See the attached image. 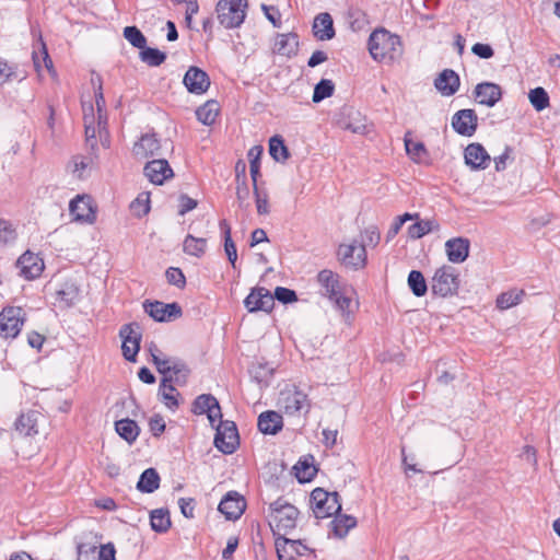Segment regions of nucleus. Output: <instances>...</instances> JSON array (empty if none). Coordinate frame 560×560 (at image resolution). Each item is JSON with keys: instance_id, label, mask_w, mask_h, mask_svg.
Segmentation results:
<instances>
[{"instance_id": "nucleus-1", "label": "nucleus", "mask_w": 560, "mask_h": 560, "mask_svg": "<svg viewBox=\"0 0 560 560\" xmlns=\"http://www.w3.org/2000/svg\"><path fill=\"white\" fill-rule=\"evenodd\" d=\"M368 49L371 57L377 62L392 63L402 56L400 37L385 28H378L371 33Z\"/></svg>"}, {"instance_id": "nucleus-2", "label": "nucleus", "mask_w": 560, "mask_h": 560, "mask_svg": "<svg viewBox=\"0 0 560 560\" xmlns=\"http://www.w3.org/2000/svg\"><path fill=\"white\" fill-rule=\"evenodd\" d=\"M317 282L322 295L329 299L335 307L341 312L346 320L350 318L351 299L346 295V287L341 283L338 273L329 269H323L317 275Z\"/></svg>"}, {"instance_id": "nucleus-3", "label": "nucleus", "mask_w": 560, "mask_h": 560, "mask_svg": "<svg viewBox=\"0 0 560 560\" xmlns=\"http://www.w3.org/2000/svg\"><path fill=\"white\" fill-rule=\"evenodd\" d=\"M298 516V509L283 498H279L269 505L268 520L277 537H285L290 530L294 529Z\"/></svg>"}, {"instance_id": "nucleus-4", "label": "nucleus", "mask_w": 560, "mask_h": 560, "mask_svg": "<svg viewBox=\"0 0 560 560\" xmlns=\"http://www.w3.org/2000/svg\"><path fill=\"white\" fill-rule=\"evenodd\" d=\"M459 272L451 265H443L438 268L431 280L433 294L446 298L457 294L459 289Z\"/></svg>"}, {"instance_id": "nucleus-5", "label": "nucleus", "mask_w": 560, "mask_h": 560, "mask_svg": "<svg viewBox=\"0 0 560 560\" xmlns=\"http://www.w3.org/2000/svg\"><path fill=\"white\" fill-rule=\"evenodd\" d=\"M247 0H219L215 7L219 23L225 28L238 27L246 16Z\"/></svg>"}, {"instance_id": "nucleus-6", "label": "nucleus", "mask_w": 560, "mask_h": 560, "mask_svg": "<svg viewBox=\"0 0 560 560\" xmlns=\"http://www.w3.org/2000/svg\"><path fill=\"white\" fill-rule=\"evenodd\" d=\"M311 503L316 518H326L341 511V503L337 492H327L316 488L311 493Z\"/></svg>"}, {"instance_id": "nucleus-7", "label": "nucleus", "mask_w": 560, "mask_h": 560, "mask_svg": "<svg viewBox=\"0 0 560 560\" xmlns=\"http://www.w3.org/2000/svg\"><path fill=\"white\" fill-rule=\"evenodd\" d=\"M279 406L289 416H296L307 413L311 408V402L307 395L296 387L287 388L280 393Z\"/></svg>"}, {"instance_id": "nucleus-8", "label": "nucleus", "mask_w": 560, "mask_h": 560, "mask_svg": "<svg viewBox=\"0 0 560 560\" xmlns=\"http://www.w3.org/2000/svg\"><path fill=\"white\" fill-rule=\"evenodd\" d=\"M240 444L237 428L233 421H220L214 436L215 447L224 454H232Z\"/></svg>"}, {"instance_id": "nucleus-9", "label": "nucleus", "mask_w": 560, "mask_h": 560, "mask_svg": "<svg viewBox=\"0 0 560 560\" xmlns=\"http://www.w3.org/2000/svg\"><path fill=\"white\" fill-rule=\"evenodd\" d=\"M143 308L150 317L160 323L175 320L183 314L180 305L176 302L145 301Z\"/></svg>"}, {"instance_id": "nucleus-10", "label": "nucleus", "mask_w": 560, "mask_h": 560, "mask_svg": "<svg viewBox=\"0 0 560 560\" xmlns=\"http://www.w3.org/2000/svg\"><path fill=\"white\" fill-rule=\"evenodd\" d=\"M70 215L73 221L83 224H93L96 220V207L88 195H78L70 201Z\"/></svg>"}, {"instance_id": "nucleus-11", "label": "nucleus", "mask_w": 560, "mask_h": 560, "mask_svg": "<svg viewBox=\"0 0 560 560\" xmlns=\"http://www.w3.org/2000/svg\"><path fill=\"white\" fill-rule=\"evenodd\" d=\"M155 366L163 377L173 376V383L179 386L186 384L190 373L187 364L178 358L167 357L163 361L155 358Z\"/></svg>"}, {"instance_id": "nucleus-12", "label": "nucleus", "mask_w": 560, "mask_h": 560, "mask_svg": "<svg viewBox=\"0 0 560 560\" xmlns=\"http://www.w3.org/2000/svg\"><path fill=\"white\" fill-rule=\"evenodd\" d=\"M119 336L122 339L121 349L125 359L135 362L140 349V326L137 323L126 324L120 328Z\"/></svg>"}, {"instance_id": "nucleus-13", "label": "nucleus", "mask_w": 560, "mask_h": 560, "mask_svg": "<svg viewBox=\"0 0 560 560\" xmlns=\"http://www.w3.org/2000/svg\"><path fill=\"white\" fill-rule=\"evenodd\" d=\"M24 322V311L21 307H5L0 313V336L14 338L19 335Z\"/></svg>"}, {"instance_id": "nucleus-14", "label": "nucleus", "mask_w": 560, "mask_h": 560, "mask_svg": "<svg viewBox=\"0 0 560 560\" xmlns=\"http://www.w3.org/2000/svg\"><path fill=\"white\" fill-rule=\"evenodd\" d=\"M84 128L86 143L91 150L96 148V133L107 130V116L105 112L97 113V119L94 116V108L89 106V112L84 108Z\"/></svg>"}, {"instance_id": "nucleus-15", "label": "nucleus", "mask_w": 560, "mask_h": 560, "mask_svg": "<svg viewBox=\"0 0 560 560\" xmlns=\"http://www.w3.org/2000/svg\"><path fill=\"white\" fill-rule=\"evenodd\" d=\"M338 259L347 267L359 269L365 266L366 252L364 245L355 241L350 244H341L338 248Z\"/></svg>"}, {"instance_id": "nucleus-16", "label": "nucleus", "mask_w": 560, "mask_h": 560, "mask_svg": "<svg viewBox=\"0 0 560 560\" xmlns=\"http://www.w3.org/2000/svg\"><path fill=\"white\" fill-rule=\"evenodd\" d=\"M54 296V304L60 310H67L80 300V288L77 281L67 279L56 288Z\"/></svg>"}, {"instance_id": "nucleus-17", "label": "nucleus", "mask_w": 560, "mask_h": 560, "mask_svg": "<svg viewBox=\"0 0 560 560\" xmlns=\"http://www.w3.org/2000/svg\"><path fill=\"white\" fill-rule=\"evenodd\" d=\"M244 305L250 313L258 311L268 313L275 306V298L266 288L258 287L245 298Z\"/></svg>"}, {"instance_id": "nucleus-18", "label": "nucleus", "mask_w": 560, "mask_h": 560, "mask_svg": "<svg viewBox=\"0 0 560 560\" xmlns=\"http://www.w3.org/2000/svg\"><path fill=\"white\" fill-rule=\"evenodd\" d=\"M478 117L474 109H460L452 117V127L460 136L471 137L477 130Z\"/></svg>"}, {"instance_id": "nucleus-19", "label": "nucleus", "mask_w": 560, "mask_h": 560, "mask_svg": "<svg viewBox=\"0 0 560 560\" xmlns=\"http://www.w3.org/2000/svg\"><path fill=\"white\" fill-rule=\"evenodd\" d=\"M464 160L471 171H482L490 165L491 156L482 144L474 142L466 147Z\"/></svg>"}, {"instance_id": "nucleus-20", "label": "nucleus", "mask_w": 560, "mask_h": 560, "mask_svg": "<svg viewBox=\"0 0 560 560\" xmlns=\"http://www.w3.org/2000/svg\"><path fill=\"white\" fill-rule=\"evenodd\" d=\"M183 83L190 93L200 95L209 89L210 79L206 71L192 66L186 71Z\"/></svg>"}, {"instance_id": "nucleus-21", "label": "nucleus", "mask_w": 560, "mask_h": 560, "mask_svg": "<svg viewBox=\"0 0 560 560\" xmlns=\"http://www.w3.org/2000/svg\"><path fill=\"white\" fill-rule=\"evenodd\" d=\"M144 174L155 185H162L166 179L174 176L173 170L165 159H155L144 166Z\"/></svg>"}, {"instance_id": "nucleus-22", "label": "nucleus", "mask_w": 560, "mask_h": 560, "mask_svg": "<svg viewBox=\"0 0 560 560\" xmlns=\"http://www.w3.org/2000/svg\"><path fill=\"white\" fill-rule=\"evenodd\" d=\"M20 268V272L26 279H35L39 277L44 270L43 259L31 252L24 253L16 262Z\"/></svg>"}, {"instance_id": "nucleus-23", "label": "nucleus", "mask_w": 560, "mask_h": 560, "mask_svg": "<svg viewBox=\"0 0 560 560\" xmlns=\"http://www.w3.org/2000/svg\"><path fill=\"white\" fill-rule=\"evenodd\" d=\"M477 102L481 105L493 107L502 97V90L499 84L481 82L474 91Z\"/></svg>"}, {"instance_id": "nucleus-24", "label": "nucleus", "mask_w": 560, "mask_h": 560, "mask_svg": "<svg viewBox=\"0 0 560 560\" xmlns=\"http://www.w3.org/2000/svg\"><path fill=\"white\" fill-rule=\"evenodd\" d=\"M219 511L226 520H237L245 510V501L237 492H229L219 503Z\"/></svg>"}, {"instance_id": "nucleus-25", "label": "nucleus", "mask_w": 560, "mask_h": 560, "mask_svg": "<svg viewBox=\"0 0 560 560\" xmlns=\"http://www.w3.org/2000/svg\"><path fill=\"white\" fill-rule=\"evenodd\" d=\"M470 243L465 237H454L445 243L447 259L453 264L464 262L469 255Z\"/></svg>"}, {"instance_id": "nucleus-26", "label": "nucleus", "mask_w": 560, "mask_h": 560, "mask_svg": "<svg viewBox=\"0 0 560 560\" xmlns=\"http://www.w3.org/2000/svg\"><path fill=\"white\" fill-rule=\"evenodd\" d=\"M459 77L452 69H444L434 80L435 89L444 96L454 95L459 89Z\"/></svg>"}, {"instance_id": "nucleus-27", "label": "nucleus", "mask_w": 560, "mask_h": 560, "mask_svg": "<svg viewBox=\"0 0 560 560\" xmlns=\"http://www.w3.org/2000/svg\"><path fill=\"white\" fill-rule=\"evenodd\" d=\"M39 418H42V415L36 410H28L27 412L21 413L14 423L15 431L23 436L37 434Z\"/></svg>"}, {"instance_id": "nucleus-28", "label": "nucleus", "mask_w": 560, "mask_h": 560, "mask_svg": "<svg viewBox=\"0 0 560 560\" xmlns=\"http://www.w3.org/2000/svg\"><path fill=\"white\" fill-rule=\"evenodd\" d=\"M161 144L155 135H143L135 143L132 152L139 159H147L160 154Z\"/></svg>"}, {"instance_id": "nucleus-29", "label": "nucleus", "mask_w": 560, "mask_h": 560, "mask_svg": "<svg viewBox=\"0 0 560 560\" xmlns=\"http://www.w3.org/2000/svg\"><path fill=\"white\" fill-rule=\"evenodd\" d=\"M298 36L293 33L278 34L275 38L272 51L277 55L291 57L298 51Z\"/></svg>"}, {"instance_id": "nucleus-30", "label": "nucleus", "mask_w": 560, "mask_h": 560, "mask_svg": "<svg viewBox=\"0 0 560 560\" xmlns=\"http://www.w3.org/2000/svg\"><path fill=\"white\" fill-rule=\"evenodd\" d=\"M257 425L264 434H277L283 427L282 416L272 410L265 411L259 415Z\"/></svg>"}, {"instance_id": "nucleus-31", "label": "nucleus", "mask_w": 560, "mask_h": 560, "mask_svg": "<svg viewBox=\"0 0 560 560\" xmlns=\"http://www.w3.org/2000/svg\"><path fill=\"white\" fill-rule=\"evenodd\" d=\"M313 33L319 40H329L335 36L334 22L329 13H319L314 19Z\"/></svg>"}, {"instance_id": "nucleus-32", "label": "nucleus", "mask_w": 560, "mask_h": 560, "mask_svg": "<svg viewBox=\"0 0 560 560\" xmlns=\"http://www.w3.org/2000/svg\"><path fill=\"white\" fill-rule=\"evenodd\" d=\"M173 384V376L163 377L159 387V396H161V400L168 409L172 410L178 407L177 396H179V393Z\"/></svg>"}, {"instance_id": "nucleus-33", "label": "nucleus", "mask_w": 560, "mask_h": 560, "mask_svg": "<svg viewBox=\"0 0 560 560\" xmlns=\"http://www.w3.org/2000/svg\"><path fill=\"white\" fill-rule=\"evenodd\" d=\"M220 110V105L217 101H207L203 105L199 106L196 110L197 119L206 126L214 124Z\"/></svg>"}, {"instance_id": "nucleus-34", "label": "nucleus", "mask_w": 560, "mask_h": 560, "mask_svg": "<svg viewBox=\"0 0 560 560\" xmlns=\"http://www.w3.org/2000/svg\"><path fill=\"white\" fill-rule=\"evenodd\" d=\"M331 530L338 538H343L351 528L355 527V517L347 514H336V517L330 522Z\"/></svg>"}, {"instance_id": "nucleus-35", "label": "nucleus", "mask_w": 560, "mask_h": 560, "mask_svg": "<svg viewBox=\"0 0 560 560\" xmlns=\"http://www.w3.org/2000/svg\"><path fill=\"white\" fill-rule=\"evenodd\" d=\"M160 486V476L154 468L145 469L137 483V489L143 493H152Z\"/></svg>"}, {"instance_id": "nucleus-36", "label": "nucleus", "mask_w": 560, "mask_h": 560, "mask_svg": "<svg viewBox=\"0 0 560 560\" xmlns=\"http://www.w3.org/2000/svg\"><path fill=\"white\" fill-rule=\"evenodd\" d=\"M115 429L119 436H121L128 443L136 441L140 432L137 422L130 419H121L116 421Z\"/></svg>"}, {"instance_id": "nucleus-37", "label": "nucleus", "mask_w": 560, "mask_h": 560, "mask_svg": "<svg viewBox=\"0 0 560 560\" xmlns=\"http://www.w3.org/2000/svg\"><path fill=\"white\" fill-rule=\"evenodd\" d=\"M207 240L203 237H195L188 234L183 243V249L187 255L201 257L206 253Z\"/></svg>"}, {"instance_id": "nucleus-38", "label": "nucleus", "mask_w": 560, "mask_h": 560, "mask_svg": "<svg viewBox=\"0 0 560 560\" xmlns=\"http://www.w3.org/2000/svg\"><path fill=\"white\" fill-rule=\"evenodd\" d=\"M150 524L153 530L165 533L171 527V518L167 510H153L150 515Z\"/></svg>"}, {"instance_id": "nucleus-39", "label": "nucleus", "mask_w": 560, "mask_h": 560, "mask_svg": "<svg viewBox=\"0 0 560 560\" xmlns=\"http://www.w3.org/2000/svg\"><path fill=\"white\" fill-rule=\"evenodd\" d=\"M269 153L277 162H285L290 154L281 136H273L269 140Z\"/></svg>"}, {"instance_id": "nucleus-40", "label": "nucleus", "mask_w": 560, "mask_h": 560, "mask_svg": "<svg viewBox=\"0 0 560 560\" xmlns=\"http://www.w3.org/2000/svg\"><path fill=\"white\" fill-rule=\"evenodd\" d=\"M220 228L224 234V250L228 256L229 261L232 264L233 268H235V262L237 259L236 246L231 237V228L225 220L220 222Z\"/></svg>"}, {"instance_id": "nucleus-41", "label": "nucleus", "mask_w": 560, "mask_h": 560, "mask_svg": "<svg viewBox=\"0 0 560 560\" xmlns=\"http://www.w3.org/2000/svg\"><path fill=\"white\" fill-rule=\"evenodd\" d=\"M439 224L432 220H420L408 228V234L411 238H421L430 232L438 230Z\"/></svg>"}, {"instance_id": "nucleus-42", "label": "nucleus", "mask_w": 560, "mask_h": 560, "mask_svg": "<svg viewBox=\"0 0 560 560\" xmlns=\"http://www.w3.org/2000/svg\"><path fill=\"white\" fill-rule=\"evenodd\" d=\"M408 285L411 292L420 298L423 296L428 291L427 281L419 270H411L408 276Z\"/></svg>"}, {"instance_id": "nucleus-43", "label": "nucleus", "mask_w": 560, "mask_h": 560, "mask_svg": "<svg viewBox=\"0 0 560 560\" xmlns=\"http://www.w3.org/2000/svg\"><path fill=\"white\" fill-rule=\"evenodd\" d=\"M523 295L524 292L522 290H510L508 292H503L497 298V307L500 310H509L521 303Z\"/></svg>"}, {"instance_id": "nucleus-44", "label": "nucleus", "mask_w": 560, "mask_h": 560, "mask_svg": "<svg viewBox=\"0 0 560 560\" xmlns=\"http://www.w3.org/2000/svg\"><path fill=\"white\" fill-rule=\"evenodd\" d=\"M262 153V148L259 145L253 147L248 151L249 159V172L253 180V188H256L258 176L260 175V155Z\"/></svg>"}, {"instance_id": "nucleus-45", "label": "nucleus", "mask_w": 560, "mask_h": 560, "mask_svg": "<svg viewBox=\"0 0 560 560\" xmlns=\"http://www.w3.org/2000/svg\"><path fill=\"white\" fill-rule=\"evenodd\" d=\"M140 59L150 67H159L165 61L166 55L156 48L144 46L140 51Z\"/></svg>"}, {"instance_id": "nucleus-46", "label": "nucleus", "mask_w": 560, "mask_h": 560, "mask_svg": "<svg viewBox=\"0 0 560 560\" xmlns=\"http://www.w3.org/2000/svg\"><path fill=\"white\" fill-rule=\"evenodd\" d=\"M528 98L537 112H541L549 106V95L544 88L538 86L530 90Z\"/></svg>"}, {"instance_id": "nucleus-47", "label": "nucleus", "mask_w": 560, "mask_h": 560, "mask_svg": "<svg viewBox=\"0 0 560 560\" xmlns=\"http://www.w3.org/2000/svg\"><path fill=\"white\" fill-rule=\"evenodd\" d=\"M335 85L331 80L322 79L314 88L312 101L319 103L323 100L332 95Z\"/></svg>"}, {"instance_id": "nucleus-48", "label": "nucleus", "mask_w": 560, "mask_h": 560, "mask_svg": "<svg viewBox=\"0 0 560 560\" xmlns=\"http://www.w3.org/2000/svg\"><path fill=\"white\" fill-rule=\"evenodd\" d=\"M405 147L408 155L417 163H422L428 155L427 149L422 142L405 139Z\"/></svg>"}, {"instance_id": "nucleus-49", "label": "nucleus", "mask_w": 560, "mask_h": 560, "mask_svg": "<svg viewBox=\"0 0 560 560\" xmlns=\"http://www.w3.org/2000/svg\"><path fill=\"white\" fill-rule=\"evenodd\" d=\"M217 404V398L210 394H202L198 396L192 404V411L196 415L207 413L213 405Z\"/></svg>"}, {"instance_id": "nucleus-50", "label": "nucleus", "mask_w": 560, "mask_h": 560, "mask_svg": "<svg viewBox=\"0 0 560 560\" xmlns=\"http://www.w3.org/2000/svg\"><path fill=\"white\" fill-rule=\"evenodd\" d=\"M124 37L136 48L143 49L147 45V38L136 26H126Z\"/></svg>"}, {"instance_id": "nucleus-51", "label": "nucleus", "mask_w": 560, "mask_h": 560, "mask_svg": "<svg viewBox=\"0 0 560 560\" xmlns=\"http://www.w3.org/2000/svg\"><path fill=\"white\" fill-rule=\"evenodd\" d=\"M285 545H290L291 548L295 551L296 555H304L305 551L308 550V548L302 544L301 540H293L285 537H277L276 538V548L279 556V560H281V550L284 549Z\"/></svg>"}, {"instance_id": "nucleus-52", "label": "nucleus", "mask_w": 560, "mask_h": 560, "mask_svg": "<svg viewBox=\"0 0 560 560\" xmlns=\"http://www.w3.org/2000/svg\"><path fill=\"white\" fill-rule=\"evenodd\" d=\"M135 215L141 218L150 211V200L148 195H139L130 205Z\"/></svg>"}, {"instance_id": "nucleus-53", "label": "nucleus", "mask_w": 560, "mask_h": 560, "mask_svg": "<svg viewBox=\"0 0 560 560\" xmlns=\"http://www.w3.org/2000/svg\"><path fill=\"white\" fill-rule=\"evenodd\" d=\"M16 238L13 225L4 219H0V243L9 244Z\"/></svg>"}, {"instance_id": "nucleus-54", "label": "nucleus", "mask_w": 560, "mask_h": 560, "mask_svg": "<svg viewBox=\"0 0 560 560\" xmlns=\"http://www.w3.org/2000/svg\"><path fill=\"white\" fill-rule=\"evenodd\" d=\"M250 190L247 185V182H242L236 184V198L238 201V206L242 209H248L250 206L249 202Z\"/></svg>"}, {"instance_id": "nucleus-55", "label": "nucleus", "mask_w": 560, "mask_h": 560, "mask_svg": "<svg viewBox=\"0 0 560 560\" xmlns=\"http://www.w3.org/2000/svg\"><path fill=\"white\" fill-rule=\"evenodd\" d=\"M165 276L170 284H173L179 289H183L186 284V278L179 268L170 267L166 270Z\"/></svg>"}, {"instance_id": "nucleus-56", "label": "nucleus", "mask_w": 560, "mask_h": 560, "mask_svg": "<svg viewBox=\"0 0 560 560\" xmlns=\"http://www.w3.org/2000/svg\"><path fill=\"white\" fill-rule=\"evenodd\" d=\"M78 558L77 560H96L97 547L91 544H78L77 546Z\"/></svg>"}, {"instance_id": "nucleus-57", "label": "nucleus", "mask_w": 560, "mask_h": 560, "mask_svg": "<svg viewBox=\"0 0 560 560\" xmlns=\"http://www.w3.org/2000/svg\"><path fill=\"white\" fill-rule=\"evenodd\" d=\"M254 195H255V201H256V208L258 214L265 215L269 213V201H268V194L267 192H260L258 189V185H256V188H254Z\"/></svg>"}, {"instance_id": "nucleus-58", "label": "nucleus", "mask_w": 560, "mask_h": 560, "mask_svg": "<svg viewBox=\"0 0 560 560\" xmlns=\"http://www.w3.org/2000/svg\"><path fill=\"white\" fill-rule=\"evenodd\" d=\"M363 242L361 245L376 246L380 243L381 234L375 225L368 226L363 232Z\"/></svg>"}, {"instance_id": "nucleus-59", "label": "nucleus", "mask_w": 560, "mask_h": 560, "mask_svg": "<svg viewBox=\"0 0 560 560\" xmlns=\"http://www.w3.org/2000/svg\"><path fill=\"white\" fill-rule=\"evenodd\" d=\"M272 296L284 304L298 301L295 291L283 287H277Z\"/></svg>"}, {"instance_id": "nucleus-60", "label": "nucleus", "mask_w": 560, "mask_h": 560, "mask_svg": "<svg viewBox=\"0 0 560 560\" xmlns=\"http://www.w3.org/2000/svg\"><path fill=\"white\" fill-rule=\"evenodd\" d=\"M16 78L15 67L0 58V84Z\"/></svg>"}, {"instance_id": "nucleus-61", "label": "nucleus", "mask_w": 560, "mask_h": 560, "mask_svg": "<svg viewBox=\"0 0 560 560\" xmlns=\"http://www.w3.org/2000/svg\"><path fill=\"white\" fill-rule=\"evenodd\" d=\"M294 468L296 470V477L299 478L300 481H307L315 474L314 466L307 464L306 462H299V464Z\"/></svg>"}, {"instance_id": "nucleus-62", "label": "nucleus", "mask_w": 560, "mask_h": 560, "mask_svg": "<svg viewBox=\"0 0 560 560\" xmlns=\"http://www.w3.org/2000/svg\"><path fill=\"white\" fill-rule=\"evenodd\" d=\"M150 431L154 436L161 435L165 431V422L160 415H154L149 421Z\"/></svg>"}, {"instance_id": "nucleus-63", "label": "nucleus", "mask_w": 560, "mask_h": 560, "mask_svg": "<svg viewBox=\"0 0 560 560\" xmlns=\"http://www.w3.org/2000/svg\"><path fill=\"white\" fill-rule=\"evenodd\" d=\"M471 51L482 59H489L493 56L494 51L488 44L477 43L472 46Z\"/></svg>"}, {"instance_id": "nucleus-64", "label": "nucleus", "mask_w": 560, "mask_h": 560, "mask_svg": "<svg viewBox=\"0 0 560 560\" xmlns=\"http://www.w3.org/2000/svg\"><path fill=\"white\" fill-rule=\"evenodd\" d=\"M116 550L113 544L100 547L96 560H115Z\"/></svg>"}]
</instances>
